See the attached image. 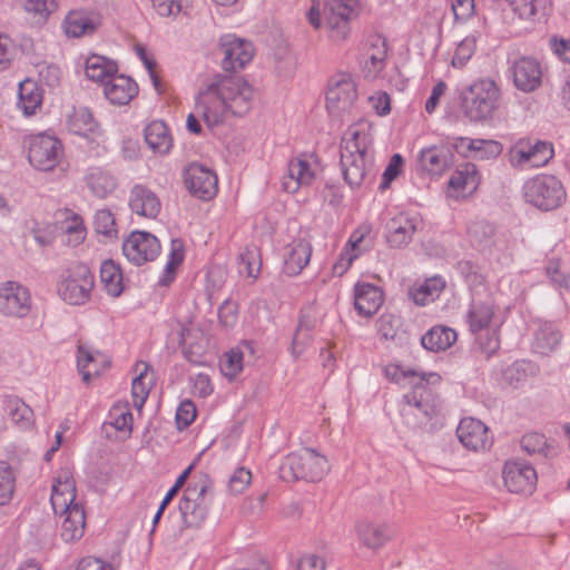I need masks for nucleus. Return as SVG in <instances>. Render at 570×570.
I'll use <instances>...</instances> for the list:
<instances>
[{
	"label": "nucleus",
	"instance_id": "f257e3e1",
	"mask_svg": "<svg viewBox=\"0 0 570 570\" xmlns=\"http://www.w3.org/2000/svg\"><path fill=\"white\" fill-rule=\"evenodd\" d=\"M254 96V88L242 77L224 78L199 91L195 108L207 126L215 127L223 124L227 115H246Z\"/></svg>",
	"mask_w": 570,
	"mask_h": 570
},
{
	"label": "nucleus",
	"instance_id": "f03ea898",
	"mask_svg": "<svg viewBox=\"0 0 570 570\" xmlns=\"http://www.w3.org/2000/svg\"><path fill=\"white\" fill-rule=\"evenodd\" d=\"M372 126L367 121L348 127L342 138L340 164L344 179L352 188L361 186L372 170Z\"/></svg>",
	"mask_w": 570,
	"mask_h": 570
},
{
	"label": "nucleus",
	"instance_id": "7ed1b4c3",
	"mask_svg": "<svg viewBox=\"0 0 570 570\" xmlns=\"http://www.w3.org/2000/svg\"><path fill=\"white\" fill-rule=\"evenodd\" d=\"M306 12L308 23L315 29H323L328 39L335 43L345 41L351 33L350 22L358 14L357 0H312Z\"/></svg>",
	"mask_w": 570,
	"mask_h": 570
},
{
	"label": "nucleus",
	"instance_id": "20e7f679",
	"mask_svg": "<svg viewBox=\"0 0 570 570\" xmlns=\"http://www.w3.org/2000/svg\"><path fill=\"white\" fill-rule=\"evenodd\" d=\"M501 89L491 78H481L462 90L461 108L470 121L491 119L500 107Z\"/></svg>",
	"mask_w": 570,
	"mask_h": 570
},
{
	"label": "nucleus",
	"instance_id": "39448f33",
	"mask_svg": "<svg viewBox=\"0 0 570 570\" xmlns=\"http://www.w3.org/2000/svg\"><path fill=\"white\" fill-rule=\"evenodd\" d=\"M385 376L395 383H401L409 377H417L413 390L404 395V402L421 412L426 419H432L439 412L436 404L431 400L432 393L428 384H435L441 381L438 373H424L416 371H403L399 365H389L384 370Z\"/></svg>",
	"mask_w": 570,
	"mask_h": 570
},
{
	"label": "nucleus",
	"instance_id": "423d86ee",
	"mask_svg": "<svg viewBox=\"0 0 570 570\" xmlns=\"http://www.w3.org/2000/svg\"><path fill=\"white\" fill-rule=\"evenodd\" d=\"M94 287L95 277L86 264L71 262L60 269L57 281V293L67 304H86L91 298Z\"/></svg>",
	"mask_w": 570,
	"mask_h": 570
},
{
	"label": "nucleus",
	"instance_id": "0eeeda50",
	"mask_svg": "<svg viewBox=\"0 0 570 570\" xmlns=\"http://www.w3.org/2000/svg\"><path fill=\"white\" fill-rule=\"evenodd\" d=\"M327 459L313 449L288 454L279 465V478L286 482L321 481L328 472Z\"/></svg>",
	"mask_w": 570,
	"mask_h": 570
},
{
	"label": "nucleus",
	"instance_id": "6e6552de",
	"mask_svg": "<svg viewBox=\"0 0 570 570\" xmlns=\"http://www.w3.org/2000/svg\"><path fill=\"white\" fill-rule=\"evenodd\" d=\"M206 483L187 487L179 501V512L185 528H199L206 520L212 498Z\"/></svg>",
	"mask_w": 570,
	"mask_h": 570
},
{
	"label": "nucleus",
	"instance_id": "1a4fd4ad",
	"mask_svg": "<svg viewBox=\"0 0 570 570\" xmlns=\"http://www.w3.org/2000/svg\"><path fill=\"white\" fill-rule=\"evenodd\" d=\"M356 98V82L352 75L340 72L332 77L326 94V108L330 114L341 116L350 111Z\"/></svg>",
	"mask_w": 570,
	"mask_h": 570
},
{
	"label": "nucleus",
	"instance_id": "9d476101",
	"mask_svg": "<svg viewBox=\"0 0 570 570\" xmlns=\"http://www.w3.org/2000/svg\"><path fill=\"white\" fill-rule=\"evenodd\" d=\"M62 155L61 142L48 135L32 137L29 144V163L39 170L53 169Z\"/></svg>",
	"mask_w": 570,
	"mask_h": 570
},
{
	"label": "nucleus",
	"instance_id": "9b49d317",
	"mask_svg": "<svg viewBox=\"0 0 570 570\" xmlns=\"http://www.w3.org/2000/svg\"><path fill=\"white\" fill-rule=\"evenodd\" d=\"M219 48L224 55L222 65L227 71L243 69L254 57L252 42L234 35L223 36L219 40Z\"/></svg>",
	"mask_w": 570,
	"mask_h": 570
},
{
	"label": "nucleus",
	"instance_id": "f8f14e48",
	"mask_svg": "<svg viewBox=\"0 0 570 570\" xmlns=\"http://www.w3.org/2000/svg\"><path fill=\"white\" fill-rule=\"evenodd\" d=\"M30 308V293L27 287L12 281L0 284V313L23 317Z\"/></svg>",
	"mask_w": 570,
	"mask_h": 570
},
{
	"label": "nucleus",
	"instance_id": "ddd939ff",
	"mask_svg": "<svg viewBox=\"0 0 570 570\" xmlns=\"http://www.w3.org/2000/svg\"><path fill=\"white\" fill-rule=\"evenodd\" d=\"M354 531L358 542L371 551H379L394 537L391 524L363 519L355 523Z\"/></svg>",
	"mask_w": 570,
	"mask_h": 570
},
{
	"label": "nucleus",
	"instance_id": "4468645a",
	"mask_svg": "<svg viewBox=\"0 0 570 570\" xmlns=\"http://www.w3.org/2000/svg\"><path fill=\"white\" fill-rule=\"evenodd\" d=\"M504 485L510 492L531 495L534 489V468L521 460L508 461L502 470Z\"/></svg>",
	"mask_w": 570,
	"mask_h": 570
},
{
	"label": "nucleus",
	"instance_id": "2eb2a0df",
	"mask_svg": "<svg viewBox=\"0 0 570 570\" xmlns=\"http://www.w3.org/2000/svg\"><path fill=\"white\" fill-rule=\"evenodd\" d=\"M456 435L462 445L472 451H484L492 445L488 426L473 417H465L460 421Z\"/></svg>",
	"mask_w": 570,
	"mask_h": 570
},
{
	"label": "nucleus",
	"instance_id": "dca6fc26",
	"mask_svg": "<svg viewBox=\"0 0 570 570\" xmlns=\"http://www.w3.org/2000/svg\"><path fill=\"white\" fill-rule=\"evenodd\" d=\"M567 193L562 183L553 175L537 176V208L549 212L559 208Z\"/></svg>",
	"mask_w": 570,
	"mask_h": 570
},
{
	"label": "nucleus",
	"instance_id": "f3484780",
	"mask_svg": "<svg viewBox=\"0 0 570 570\" xmlns=\"http://www.w3.org/2000/svg\"><path fill=\"white\" fill-rule=\"evenodd\" d=\"M185 184L188 190L200 199L213 198L218 189L216 175L198 164H193L187 168Z\"/></svg>",
	"mask_w": 570,
	"mask_h": 570
},
{
	"label": "nucleus",
	"instance_id": "a211bd4d",
	"mask_svg": "<svg viewBox=\"0 0 570 570\" xmlns=\"http://www.w3.org/2000/svg\"><path fill=\"white\" fill-rule=\"evenodd\" d=\"M312 158V156H309ZM315 174L311 167L307 155L303 154L288 163L287 175L283 177V189L295 193L302 186H308L314 180Z\"/></svg>",
	"mask_w": 570,
	"mask_h": 570
},
{
	"label": "nucleus",
	"instance_id": "6ab92c4d",
	"mask_svg": "<svg viewBox=\"0 0 570 570\" xmlns=\"http://www.w3.org/2000/svg\"><path fill=\"white\" fill-rule=\"evenodd\" d=\"M129 207L138 216L155 218L161 209V203L151 189L135 185L130 190Z\"/></svg>",
	"mask_w": 570,
	"mask_h": 570
},
{
	"label": "nucleus",
	"instance_id": "aec40b11",
	"mask_svg": "<svg viewBox=\"0 0 570 570\" xmlns=\"http://www.w3.org/2000/svg\"><path fill=\"white\" fill-rule=\"evenodd\" d=\"M104 95L110 104L125 106L138 95V86L130 77L116 75L105 83Z\"/></svg>",
	"mask_w": 570,
	"mask_h": 570
},
{
	"label": "nucleus",
	"instance_id": "412c9836",
	"mask_svg": "<svg viewBox=\"0 0 570 570\" xmlns=\"http://www.w3.org/2000/svg\"><path fill=\"white\" fill-rule=\"evenodd\" d=\"M420 219L416 216L400 214L387 224V240L392 247L406 246L416 232Z\"/></svg>",
	"mask_w": 570,
	"mask_h": 570
},
{
	"label": "nucleus",
	"instance_id": "4be33fe9",
	"mask_svg": "<svg viewBox=\"0 0 570 570\" xmlns=\"http://www.w3.org/2000/svg\"><path fill=\"white\" fill-rule=\"evenodd\" d=\"M382 304L383 293L377 286L368 283L356 284L354 306L360 315L371 317Z\"/></svg>",
	"mask_w": 570,
	"mask_h": 570
},
{
	"label": "nucleus",
	"instance_id": "5701e85b",
	"mask_svg": "<svg viewBox=\"0 0 570 570\" xmlns=\"http://www.w3.org/2000/svg\"><path fill=\"white\" fill-rule=\"evenodd\" d=\"M420 164L424 170L432 175H441L453 163V155L448 147L432 146L420 154Z\"/></svg>",
	"mask_w": 570,
	"mask_h": 570
},
{
	"label": "nucleus",
	"instance_id": "b1692460",
	"mask_svg": "<svg viewBox=\"0 0 570 570\" xmlns=\"http://www.w3.org/2000/svg\"><path fill=\"white\" fill-rule=\"evenodd\" d=\"M99 24L100 19L98 16L82 11H72L66 18L65 29L68 36L78 38L94 33Z\"/></svg>",
	"mask_w": 570,
	"mask_h": 570
},
{
	"label": "nucleus",
	"instance_id": "393cba45",
	"mask_svg": "<svg viewBox=\"0 0 570 570\" xmlns=\"http://www.w3.org/2000/svg\"><path fill=\"white\" fill-rule=\"evenodd\" d=\"M456 341V332L444 325L430 328L422 337V346L431 352H441L450 348Z\"/></svg>",
	"mask_w": 570,
	"mask_h": 570
},
{
	"label": "nucleus",
	"instance_id": "a878e982",
	"mask_svg": "<svg viewBox=\"0 0 570 570\" xmlns=\"http://www.w3.org/2000/svg\"><path fill=\"white\" fill-rule=\"evenodd\" d=\"M513 83L523 92L534 90V59L530 56H521L511 66Z\"/></svg>",
	"mask_w": 570,
	"mask_h": 570
},
{
	"label": "nucleus",
	"instance_id": "bb28decb",
	"mask_svg": "<svg viewBox=\"0 0 570 570\" xmlns=\"http://www.w3.org/2000/svg\"><path fill=\"white\" fill-rule=\"evenodd\" d=\"M18 108L27 117L32 116L41 107L42 91L32 80H24L19 83Z\"/></svg>",
	"mask_w": 570,
	"mask_h": 570
},
{
	"label": "nucleus",
	"instance_id": "cd10ccee",
	"mask_svg": "<svg viewBox=\"0 0 570 570\" xmlns=\"http://www.w3.org/2000/svg\"><path fill=\"white\" fill-rule=\"evenodd\" d=\"M116 62L98 55H92L86 60V76L92 81L105 83L117 75Z\"/></svg>",
	"mask_w": 570,
	"mask_h": 570
},
{
	"label": "nucleus",
	"instance_id": "c85d7f7f",
	"mask_svg": "<svg viewBox=\"0 0 570 570\" xmlns=\"http://www.w3.org/2000/svg\"><path fill=\"white\" fill-rule=\"evenodd\" d=\"M480 183L476 166L471 163H464L458 166L449 180L450 189L464 193L474 190Z\"/></svg>",
	"mask_w": 570,
	"mask_h": 570
},
{
	"label": "nucleus",
	"instance_id": "c756f323",
	"mask_svg": "<svg viewBox=\"0 0 570 570\" xmlns=\"http://www.w3.org/2000/svg\"><path fill=\"white\" fill-rule=\"evenodd\" d=\"M145 140L147 145L156 153L166 154L173 145L171 136L164 121L155 120L145 129Z\"/></svg>",
	"mask_w": 570,
	"mask_h": 570
},
{
	"label": "nucleus",
	"instance_id": "7c9ffc66",
	"mask_svg": "<svg viewBox=\"0 0 570 570\" xmlns=\"http://www.w3.org/2000/svg\"><path fill=\"white\" fill-rule=\"evenodd\" d=\"M562 334L552 322H540L537 328V354L549 355L560 345Z\"/></svg>",
	"mask_w": 570,
	"mask_h": 570
},
{
	"label": "nucleus",
	"instance_id": "2f4dec72",
	"mask_svg": "<svg viewBox=\"0 0 570 570\" xmlns=\"http://www.w3.org/2000/svg\"><path fill=\"white\" fill-rule=\"evenodd\" d=\"M62 515H65V519L61 525V538L66 542L79 540L83 535L86 524L83 508L71 507V510Z\"/></svg>",
	"mask_w": 570,
	"mask_h": 570
},
{
	"label": "nucleus",
	"instance_id": "473e14b6",
	"mask_svg": "<svg viewBox=\"0 0 570 570\" xmlns=\"http://www.w3.org/2000/svg\"><path fill=\"white\" fill-rule=\"evenodd\" d=\"M534 144L530 138L519 139L509 150V163L517 170L532 168Z\"/></svg>",
	"mask_w": 570,
	"mask_h": 570
},
{
	"label": "nucleus",
	"instance_id": "72a5a7b5",
	"mask_svg": "<svg viewBox=\"0 0 570 570\" xmlns=\"http://www.w3.org/2000/svg\"><path fill=\"white\" fill-rule=\"evenodd\" d=\"M4 414L21 429L32 424V410L18 397H6L3 405Z\"/></svg>",
	"mask_w": 570,
	"mask_h": 570
},
{
	"label": "nucleus",
	"instance_id": "f704fd0d",
	"mask_svg": "<svg viewBox=\"0 0 570 570\" xmlns=\"http://www.w3.org/2000/svg\"><path fill=\"white\" fill-rule=\"evenodd\" d=\"M107 363V358L104 354L99 352H94L90 347L86 345H79L78 355H77V364L80 374L82 375L83 382H89L91 377L100 374V368L90 370L91 363L97 362Z\"/></svg>",
	"mask_w": 570,
	"mask_h": 570
},
{
	"label": "nucleus",
	"instance_id": "c9c22d12",
	"mask_svg": "<svg viewBox=\"0 0 570 570\" xmlns=\"http://www.w3.org/2000/svg\"><path fill=\"white\" fill-rule=\"evenodd\" d=\"M386 59V47L384 41L377 39L366 52L364 72L367 78H375L384 68Z\"/></svg>",
	"mask_w": 570,
	"mask_h": 570
},
{
	"label": "nucleus",
	"instance_id": "e433bc0d",
	"mask_svg": "<svg viewBox=\"0 0 570 570\" xmlns=\"http://www.w3.org/2000/svg\"><path fill=\"white\" fill-rule=\"evenodd\" d=\"M100 278L107 293L112 297H118L122 293V274L112 261H105L102 263Z\"/></svg>",
	"mask_w": 570,
	"mask_h": 570
},
{
	"label": "nucleus",
	"instance_id": "4c0bfd02",
	"mask_svg": "<svg viewBox=\"0 0 570 570\" xmlns=\"http://www.w3.org/2000/svg\"><path fill=\"white\" fill-rule=\"evenodd\" d=\"M87 185L95 196L105 198L115 189L116 180L111 175L95 169L87 176Z\"/></svg>",
	"mask_w": 570,
	"mask_h": 570
},
{
	"label": "nucleus",
	"instance_id": "58836bf2",
	"mask_svg": "<svg viewBox=\"0 0 570 570\" xmlns=\"http://www.w3.org/2000/svg\"><path fill=\"white\" fill-rule=\"evenodd\" d=\"M445 287V281L441 276L428 278L413 293V301L417 305H425L429 301H434Z\"/></svg>",
	"mask_w": 570,
	"mask_h": 570
},
{
	"label": "nucleus",
	"instance_id": "ea45409f",
	"mask_svg": "<svg viewBox=\"0 0 570 570\" xmlns=\"http://www.w3.org/2000/svg\"><path fill=\"white\" fill-rule=\"evenodd\" d=\"M493 315V307L490 304L473 303L468 314L470 330L475 333L487 328Z\"/></svg>",
	"mask_w": 570,
	"mask_h": 570
},
{
	"label": "nucleus",
	"instance_id": "a19ab883",
	"mask_svg": "<svg viewBox=\"0 0 570 570\" xmlns=\"http://www.w3.org/2000/svg\"><path fill=\"white\" fill-rule=\"evenodd\" d=\"M69 128L72 132L87 136L96 129V121L88 108H78L69 117Z\"/></svg>",
	"mask_w": 570,
	"mask_h": 570
},
{
	"label": "nucleus",
	"instance_id": "79ce46f5",
	"mask_svg": "<svg viewBox=\"0 0 570 570\" xmlns=\"http://www.w3.org/2000/svg\"><path fill=\"white\" fill-rule=\"evenodd\" d=\"M161 247V242L155 235L134 230L122 243V249H157Z\"/></svg>",
	"mask_w": 570,
	"mask_h": 570
},
{
	"label": "nucleus",
	"instance_id": "37998d69",
	"mask_svg": "<svg viewBox=\"0 0 570 570\" xmlns=\"http://www.w3.org/2000/svg\"><path fill=\"white\" fill-rule=\"evenodd\" d=\"M16 490V475L11 465L0 461V505L11 502Z\"/></svg>",
	"mask_w": 570,
	"mask_h": 570
},
{
	"label": "nucleus",
	"instance_id": "c03bdc74",
	"mask_svg": "<svg viewBox=\"0 0 570 570\" xmlns=\"http://www.w3.org/2000/svg\"><path fill=\"white\" fill-rule=\"evenodd\" d=\"M57 9L56 0H26L24 10L36 23H45L49 16Z\"/></svg>",
	"mask_w": 570,
	"mask_h": 570
},
{
	"label": "nucleus",
	"instance_id": "a18cd8bd",
	"mask_svg": "<svg viewBox=\"0 0 570 570\" xmlns=\"http://www.w3.org/2000/svg\"><path fill=\"white\" fill-rule=\"evenodd\" d=\"M110 425L117 431L130 434L132 430V414L127 403L116 404L110 409Z\"/></svg>",
	"mask_w": 570,
	"mask_h": 570
},
{
	"label": "nucleus",
	"instance_id": "49530a36",
	"mask_svg": "<svg viewBox=\"0 0 570 570\" xmlns=\"http://www.w3.org/2000/svg\"><path fill=\"white\" fill-rule=\"evenodd\" d=\"M262 268L261 252H242L238 255V272L248 277L257 278Z\"/></svg>",
	"mask_w": 570,
	"mask_h": 570
},
{
	"label": "nucleus",
	"instance_id": "de8ad7c7",
	"mask_svg": "<svg viewBox=\"0 0 570 570\" xmlns=\"http://www.w3.org/2000/svg\"><path fill=\"white\" fill-rule=\"evenodd\" d=\"M62 243L70 247L79 246L86 237V227L82 219L73 215L71 222L67 225L63 234L60 235Z\"/></svg>",
	"mask_w": 570,
	"mask_h": 570
},
{
	"label": "nucleus",
	"instance_id": "09e8293b",
	"mask_svg": "<svg viewBox=\"0 0 570 570\" xmlns=\"http://www.w3.org/2000/svg\"><path fill=\"white\" fill-rule=\"evenodd\" d=\"M94 225L97 234L104 237L111 238L117 235L114 214L107 208L97 210Z\"/></svg>",
	"mask_w": 570,
	"mask_h": 570
},
{
	"label": "nucleus",
	"instance_id": "8fccbe9b",
	"mask_svg": "<svg viewBox=\"0 0 570 570\" xmlns=\"http://www.w3.org/2000/svg\"><path fill=\"white\" fill-rule=\"evenodd\" d=\"M312 252H286L283 256L284 273L297 275L308 264Z\"/></svg>",
	"mask_w": 570,
	"mask_h": 570
},
{
	"label": "nucleus",
	"instance_id": "3c124183",
	"mask_svg": "<svg viewBox=\"0 0 570 570\" xmlns=\"http://www.w3.org/2000/svg\"><path fill=\"white\" fill-rule=\"evenodd\" d=\"M468 233L474 244L489 246V240L494 235V226L485 220L474 222L469 226Z\"/></svg>",
	"mask_w": 570,
	"mask_h": 570
},
{
	"label": "nucleus",
	"instance_id": "603ef678",
	"mask_svg": "<svg viewBox=\"0 0 570 570\" xmlns=\"http://www.w3.org/2000/svg\"><path fill=\"white\" fill-rule=\"evenodd\" d=\"M476 39L474 36L465 37L456 47L454 56L452 58V66L455 68H462L470 60L475 51Z\"/></svg>",
	"mask_w": 570,
	"mask_h": 570
},
{
	"label": "nucleus",
	"instance_id": "864d4df0",
	"mask_svg": "<svg viewBox=\"0 0 570 570\" xmlns=\"http://www.w3.org/2000/svg\"><path fill=\"white\" fill-rule=\"evenodd\" d=\"M184 262V252H169L163 275L159 277L158 285L167 287L176 277L177 269Z\"/></svg>",
	"mask_w": 570,
	"mask_h": 570
},
{
	"label": "nucleus",
	"instance_id": "5fc2aeb1",
	"mask_svg": "<svg viewBox=\"0 0 570 570\" xmlns=\"http://www.w3.org/2000/svg\"><path fill=\"white\" fill-rule=\"evenodd\" d=\"M223 374L229 379L236 377L243 370V353L232 350L225 354V358L220 362Z\"/></svg>",
	"mask_w": 570,
	"mask_h": 570
},
{
	"label": "nucleus",
	"instance_id": "6e6d98bb",
	"mask_svg": "<svg viewBox=\"0 0 570 570\" xmlns=\"http://www.w3.org/2000/svg\"><path fill=\"white\" fill-rule=\"evenodd\" d=\"M377 331L383 340H395L401 327L400 317L393 314H383L377 321Z\"/></svg>",
	"mask_w": 570,
	"mask_h": 570
},
{
	"label": "nucleus",
	"instance_id": "4d7b16f0",
	"mask_svg": "<svg viewBox=\"0 0 570 570\" xmlns=\"http://www.w3.org/2000/svg\"><path fill=\"white\" fill-rule=\"evenodd\" d=\"M142 367L144 370L140 372V374L138 376H136L134 380H132V385H131V394H132V399H134V406L137 409V410H141L145 402H146V399L149 394V390L148 387L145 385L144 383V379L146 376V372L148 370V365L147 364H142Z\"/></svg>",
	"mask_w": 570,
	"mask_h": 570
},
{
	"label": "nucleus",
	"instance_id": "13d9d810",
	"mask_svg": "<svg viewBox=\"0 0 570 570\" xmlns=\"http://www.w3.org/2000/svg\"><path fill=\"white\" fill-rule=\"evenodd\" d=\"M252 473L245 468L236 469L228 479L227 488L232 494L243 493L249 485Z\"/></svg>",
	"mask_w": 570,
	"mask_h": 570
},
{
	"label": "nucleus",
	"instance_id": "bf43d9fd",
	"mask_svg": "<svg viewBox=\"0 0 570 570\" xmlns=\"http://www.w3.org/2000/svg\"><path fill=\"white\" fill-rule=\"evenodd\" d=\"M58 490L66 497L76 495V483L69 469H61L52 484V491Z\"/></svg>",
	"mask_w": 570,
	"mask_h": 570
},
{
	"label": "nucleus",
	"instance_id": "052dcab7",
	"mask_svg": "<svg viewBox=\"0 0 570 570\" xmlns=\"http://www.w3.org/2000/svg\"><path fill=\"white\" fill-rule=\"evenodd\" d=\"M188 0H153L154 8L161 17L177 16Z\"/></svg>",
	"mask_w": 570,
	"mask_h": 570
},
{
	"label": "nucleus",
	"instance_id": "680f3d73",
	"mask_svg": "<svg viewBox=\"0 0 570 570\" xmlns=\"http://www.w3.org/2000/svg\"><path fill=\"white\" fill-rule=\"evenodd\" d=\"M76 495L66 497L58 490H53L51 493V505L56 513L63 514L71 510V507H81L75 502Z\"/></svg>",
	"mask_w": 570,
	"mask_h": 570
},
{
	"label": "nucleus",
	"instance_id": "e2e57ef3",
	"mask_svg": "<svg viewBox=\"0 0 570 570\" xmlns=\"http://www.w3.org/2000/svg\"><path fill=\"white\" fill-rule=\"evenodd\" d=\"M403 158L400 154H394L387 167L385 168L382 177L381 188L385 189L390 186L391 181L394 180L401 173L403 166Z\"/></svg>",
	"mask_w": 570,
	"mask_h": 570
},
{
	"label": "nucleus",
	"instance_id": "0e129e2a",
	"mask_svg": "<svg viewBox=\"0 0 570 570\" xmlns=\"http://www.w3.org/2000/svg\"><path fill=\"white\" fill-rule=\"evenodd\" d=\"M196 417V406L191 401H184L176 412V422L179 429L187 428Z\"/></svg>",
	"mask_w": 570,
	"mask_h": 570
},
{
	"label": "nucleus",
	"instance_id": "69168bd1",
	"mask_svg": "<svg viewBox=\"0 0 570 570\" xmlns=\"http://www.w3.org/2000/svg\"><path fill=\"white\" fill-rule=\"evenodd\" d=\"M475 141H481L483 144L479 145L478 149H474L473 158H479V159L495 158L502 151L501 144L495 140L475 139Z\"/></svg>",
	"mask_w": 570,
	"mask_h": 570
},
{
	"label": "nucleus",
	"instance_id": "338daca9",
	"mask_svg": "<svg viewBox=\"0 0 570 570\" xmlns=\"http://www.w3.org/2000/svg\"><path fill=\"white\" fill-rule=\"evenodd\" d=\"M14 57V46L12 40L3 33H0V70L10 67Z\"/></svg>",
	"mask_w": 570,
	"mask_h": 570
},
{
	"label": "nucleus",
	"instance_id": "774afa93",
	"mask_svg": "<svg viewBox=\"0 0 570 570\" xmlns=\"http://www.w3.org/2000/svg\"><path fill=\"white\" fill-rule=\"evenodd\" d=\"M325 559L315 553L303 554L297 562V570H325Z\"/></svg>",
	"mask_w": 570,
	"mask_h": 570
}]
</instances>
